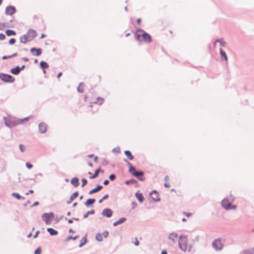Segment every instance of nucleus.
<instances>
[{
    "instance_id": "obj_1",
    "label": "nucleus",
    "mask_w": 254,
    "mask_h": 254,
    "mask_svg": "<svg viewBox=\"0 0 254 254\" xmlns=\"http://www.w3.org/2000/svg\"><path fill=\"white\" fill-rule=\"evenodd\" d=\"M135 38L139 41H144L148 43L152 41L151 36L141 30H138L136 32Z\"/></svg>"
},
{
    "instance_id": "obj_2",
    "label": "nucleus",
    "mask_w": 254,
    "mask_h": 254,
    "mask_svg": "<svg viewBox=\"0 0 254 254\" xmlns=\"http://www.w3.org/2000/svg\"><path fill=\"white\" fill-rule=\"evenodd\" d=\"M179 245L180 249L184 252L190 251L191 249V245L189 243L186 236H181L180 237Z\"/></svg>"
},
{
    "instance_id": "obj_3",
    "label": "nucleus",
    "mask_w": 254,
    "mask_h": 254,
    "mask_svg": "<svg viewBox=\"0 0 254 254\" xmlns=\"http://www.w3.org/2000/svg\"><path fill=\"white\" fill-rule=\"evenodd\" d=\"M0 79L5 82H13L15 80L11 75L4 73H0Z\"/></svg>"
},
{
    "instance_id": "obj_4",
    "label": "nucleus",
    "mask_w": 254,
    "mask_h": 254,
    "mask_svg": "<svg viewBox=\"0 0 254 254\" xmlns=\"http://www.w3.org/2000/svg\"><path fill=\"white\" fill-rule=\"evenodd\" d=\"M222 206L226 209H235L236 205H232L231 202L227 199H224L222 202Z\"/></svg>"
},
{
    "instance_id": "obj_5",
    "label": "nucleus",
    "mask_w": 254,
    "mask_h": 254,
    "mask_svg": "<svg viewBox=\"0 0 254 254\" xmlns=\"http://www.w3.org/2000/svg\"><path fill=\"white\" fill-rule=\"evenodd\" d=\"M128 164L129 166V171L133 176L137 177H142L143 176V173L142 172L136 171L135 168L131 165L130 163H128Z\"/></svg>"
},
{
    "instance_id": "obj_6",
    "label": "nucleus",
    "mask_w": 254,
    "mask_h": 254,
    "mask_svg": "<svg viewBox=\"0 0 254 254\" xmlns=\"http://www.w3.org/2000/svg\"><path fill=\"white\" fill-rule=\"evenodd\" d=\"M43 220L47 224H49L51 223L53 215L52 214L45 213L42 215Z\"/></svg>"
},
{
    "instance_id": "obj_7",
    "label": "nucleus",
    "mask_w": 254,
    "mask_h": 254,
    "mask_svg": "<svg viewBox=\"0 0 254 254\" xmlns=\"http://www.w3.org/2000/svg\"><path fill=\"white\" fill-rule=\"evenodd\" d=\"M31 38L30 37L29 35L26 33L20 37V42L21 43L26 44L27 42L31 41Z\"/></svg>"
},
{
    "instance_id": "obj_8",
    "label": "nucleus",
    "mask_w": 254,
    "mask_h": 254,
    "mask_svg": "<svg viewBox=\"0 0 254 254\" xmlns=\"http://www.w3.org/2000/svg\"><path fill=\"white\" fill-rule=\"evenodd\" d=\"M109 233L108 231H104L102 234L98 233L96 235V239L97 241L101 242L103 240V237L107 238Z\"/></svg>"
},
{
    "instance_id": "obj_9",
    "label": "nucleus",
    "mask_w": 254,
    "mask_h": 254,
    "mask_svg": "<svg viewBox=\"0 0 254 254\" xmlns=\"http://www.w3.org/2000/svg\"><path fill=\"white\" fill-rule=\"evenodd\" d=\"M212 246L216 250H220L222 248V244L220 239L215 240L212 244Z\"/></svg>"
},
{
    "instance_id": "obj_10",
    "label": "nucleus",
    "mask_w": 254,
    "mask_h": 254,
    "mask_svg": "<svg viewBox=\"0 0 254 254\" xmlns=\"http://www.w3.org/2000/svg\"><path fill=\"white\" fill-rule=\"evenodd\" d=\"M16 11V9L14 6H8L5 9V13L7 15H12Z\"/></svg>"
},
{
    "instance_id": "obj_11",
    "label": "nucleus",
    "mask_w": 254,
    "mask_h": 254,
    "mask_svg": "<svg viewBox=\"0 0 254 254\" xmlns=\"http://www.w3.org/2000/svg\"><path fill=\"white\" fill-rule=\"evenodd\" d=\"M25 67V65H23L21 66V67H19L18 66L13 68L11 69L10 71L11 72L15 75H17L19 73L20 71L22 70Z\"/></svg>"
},
{
    "instance_id": "obj_12",
    "label": "nucleus",
    "mask_w": 254,
    "mask_h": 254,
    "mask_svg": "<svg viewBox=\"0 0 254 254\" xmlns=\"http://www.w3.org/2000/svg\"><path fill=\"white\" fill-rule=\"evenodd\" d=\"M31 53L34 56H40L42 53V50L41 49H37L35 48H32L30 49Z\"/></svg>"
},
{
    "instance_id": "obj_13",
    "label": "nucleus",
    "mask_w": 254,
    "mask_h": 254,
    "mask_svg": "<svg viewBox=\"0 0 254 254\" xmlns=\"http://www.w3.org/2000/svg\"><path fill=\"white\" fill-rule=\"evenodd\" d=\"M39 131L42 133L46 132L47 129V126L43 123H41L39 125Z\"/></svg>"
},
{
    "instance_id": "obj_14",
    "label": "nucleus",
    "mask_w": 254,
    "mask_h": 254,
    "mask_svg": "<svg viewBox=\"0 0 254 254\" xmlns=\"http://www.w3.org/2000/svg\"><path fill=\"white\" fill-rule=\"evenodd\" d=\"M150 196L154 201H159L160 199L158 193L156 191H153L150 193Z\"/></svg>"
},
{
    "instance_id": "obj_15",
    "label": "nucleus",
    "mask_w": 254,
    "mask_h": 254,
    "mask_svg": "<svg viewBox=\"0 0 254 254\" xmlns=\"http://www.w3.org/2000/svg\"><path fill=\"white\" fill-rule=\"evenodd\" d=\"M102 214L107 217H110L112 215V211L110 209H105L102 212Z\"/></svg>"
},
{
    "instance_id": "obj_16",
    "label": "nucleus",
    "mask_w": 254,
    "mask_h": 254,
    "mask_svg": "<svg viewBox=\"0 0 254 254\" xmlns=\"http://www.w3.org/2000/svg\"><path fill=\"white\" fill-rule=\"evenodd\" d=\"M78 195V192L77 191L74 192L70 197L69 199L67 201V204H70L73 200L76 198Z\"/></svg>"
},
{
    "instance_id": "obj_17",
    "label": "nucleus",
    "mask_w": 254,
    "mask_h": 254,
    "mask_svg": "<svg viewBox=\"0 0 254 254\" xmlns=\"http://www.w3.org/2000/svg\"><path fill=\"white\" fill-rule=\"evenodd\" d=\"M102 189V186L100 185H98L96 188L90 190L89 193L91 194L92 193L97 192L100 190Z\"/></svg>"
},
{
    "instance_id": "obj_18",
    "label": "nucleus",
    "mask_w": 254,
    "mask_h": 254,
    "mask_svg": "<svg viewBox=\"0 0 254 254\" xmlns=\"http://www.w3.org/2000/svg\"><path fill=\"white\" fill-rule=\"evenodd\" d=\"M27 33L29 35L30 37H31V40L34 38L37 35L36 32L33 29H30Z\"/></svg>"
},
{
    "instance_id": "obj_19",
    "label": "nucleus",
    "mask_w": 254,
    "mask_h": 254,
    "mask_svg": "<svg viewBox=\"0 0 254 254\" xmlns=\"http://www.w3.org/2000/svg\"><path fill=\"white\" fill-rule=\"evenodd\" d=\"M220 52L221 59L222 60L224 59L227 63L228 58H227L226 53L222 49H220Z\"/></svg>"
},
{
    "instance_id": "obj_20",
    "label": "nucleus",
    "mask_w": 254,
    "mask_h": 254,
    "mask_svg": "<svg viewBox=\"0 0 254 254\" xmlns=\"http://www.w3.org/2000/svg\"><path fill=\"white\" fill-rule=\"evenodd\" d=\"M168 238L172 241L175 242L178 238V235L175 233H171L169 235Z\"/></svg>"
},
{
    "instance_id": "obj_21",
    "label": "nucleus",
    "mask_w": 254,
    "mask_h": 254,
    "mask_svg": "<svg viewBox=\"0 0 254 254\" xmlns=\"http://www.w3.org/2000/svg\"><path fill=\"white\" fill-rule=\"evenodd\" d=\"M71 184L75 187H78L79 185V180L77 178L74 177L71 180Z\"/></svg>"
},
{
    "instance_id": "obj_22",
    "label": "nucleus",
    "mask_w": 254,
    "mask_h": 254,
    "mask_svg": "<svg viewBox=\"0 0 254 254\" xmlns=\"http://www.w3.org/2000/svg\"><path fill=\"white\" fill-rule=\"evenodd\" d=\"M40 66L41 68H42L43 69H45L46 68H47L49 67V65L47 63L44 61H41L40 62ZM44 73H46V71L45 70H43Z\"/></svg>"
},
{
    "instance_id": "obj_23",
    "label": "nucleus",
    "mask_w": 254,
    "mask_h": 254,
    "mask_svg": "<svg viewBox=\"0 0 254 254\" xmlns=\"http://www.w3.org/2000/svg\"><path fill=\"white\" fill-rule=\"evenodd\" d=\"M135 196L137 199L139 201V202H142L144 198L141 193L137 192L136 193Z\"/></svg>"
},
{
    "instance_id": "obj_24",
    "label": "nucleus",
    "mask_w": 254,
    "mask_h": 254,
    "mask_svg": "<svg viewBox=\"0 0 254 254\" xmlns=\"http://www.w3.org/2000/svg\"><path fill=\"white\" fill-rule=\"evenodd\" d=\"M125 154L129 160H132L133 159V156L132 155L130 151L126 150L125 151Z\"/></svg>"
},
{
    "instance_id": "obj_25",
    "label": "nucleus",
    "mask_w": 254,
    "mask_h": 254,
    "mask_svg": "<svg viewBox=\"0 0 254 254\" xmlns=\"http://www.w3.org/2000/svg\"><path fill=\"white\" fill-rule=\"evenodd\" d=\"M5 33H6V35L8 36H10L11 35L14 36V35H16V32L14 30H10V29L6 30L5 31Z\"/></svg>"
},
{
    "instance_id": "obj_26",
    "label": "nucleus",
    "mask_w": 254,
    "mask_h": 254,
    "mask_svg": "<svg viewBox=\"0 0 254 254\" xmlns=\"http://www.w3.org/2000/svg\"><path fill=\"white\" fill-rule=\"evenodd\" d=\"M104 102V99L102 97H98L95 103L98 105H101Z\"/></svg>"
},
{
    "instance_id": "obj_27",
    "label": "nucleus",
    "mask_w": 254,
    "mask_h": 254,
    "mask_svg": "<svg viewBox=\"0 0 254 254\" xmlns=\"http://www.w3.org/2000/svg\"><path fill=\"white\" fill-rule=\"evenodd\" d=\"M95 202V199L94 198H90L87 200L85 202V205L86 206H89L90 204H93Z\"/></svg>"
},
{
    "instance_id": "obj_28",
    "label": "nucleus",
    "mask_w": 254,
    "mask_h": 254,
    "mask_svg": "<svg viewBox=\"0 0 254 254\" xmlns=\"http://www.w3.org/2000/svg\"><path fill=\"white\" fill-rule=\"evenodd\" d=\"M101 170L99 168L97 169L95 171L94 174L93 176H90L89 178L90 179H92L95 178L96 177H97L98 176V174H99V172H101Z\"/></svg>"
},
{
    "instance_id": "obj_29",
    "label": "nucleus",
    "mask_w": 254,
    "mask_h": 254,
    "mask_svg": "<svg viewBox=\"0 0 254 254\" xmlns=\"http://www.w3.org/2000/svg\"><path fill=\"white\" fill-rule=\"evenodd\" d=\"M165 183L164 184V186L166 188H170L171 187L170 183L169 181V177L168 176H166L165 177Z\"/></svg>"
},
{
    "instance_id": "obj_30",
    "label": "nucleus",
    "mask_w": 254,
    "mask_h": 254,
    "mask_svg": "<svg viewBox=\"0 0 254 254\" xmlns=\"http://www.w3.org/2000/svg\"><path fill=\"white\" fill-rule=\"evenodd\" d=\"M47 231L50 233V234L51 235H55L58 234V232L57 231L55 230L54 229H53V228H48Z\"/></svg>"
},
{
    "instance_id": "obj_31",
    "label": "nucleus",
    "mask_w": 254,
    "mask_h": 254,
    "mask_svg": "<svg viewBox=\"0 0 254 254\" xmlns=\"http://www.w3.org/2000/svg\"><path fill=\"white\" fill-rule=\"evenodd\" d=\"M86 236L85 235L80 241V243L79 244V247H82L84 245H85L86 243Z\"/></svg>"
},
{
    "instance_id": "obj_32",
    "label": "nucleus",
    "mask_w": 254,
    "mask_h": 254,
    "mask_svg": "<svg viewBox=\"0 0 254 254\" xmlns=\"http://www.w3.org/2000/svg\"><path fill=\"white\" fill-rule=\"evenodd\" d=\"M77 90L79 92H83L84 91V84L83 83L79 84Z\"/></svg>"
},
{
    "instance_id": "obj_33",
    "label": "nucleus",
    "mask_w": 254,
    "mask_h": 254,
    "mask_svg": "<svg viewBox=\"0 0 254 254\" xmlns=\"http://www.w3.org/2000/svg\"><path fill=\"white\" fill-rule=\"evenodd\" d=\"M12 195L16 198L17 199H24V198L23 197H21L18 193H13Z\"/></svg>"
},
{
    "instance_id": "obj_34",
    "label": "nucleus",
    "mask_w": 254,
    "mask_h": 254,
    "mask_svg": "<svg viewBox=\"0 0 254 254\" xmlns=\"http://www.w3.org/2000/svg\"><path fill=\"white\" fill-rule=\"evenodd\" d=\"M132 242L136 246H138L139 245V242L136 237L133 239Z\"/></svg>"
},
{
    "instance_id": "obj_35",
    "label": "nucleus",
    "mask_w": 254,
    "mask_h": 254,
    "mask_svg": "<svg viewBox=\"0 0 254 254\" xmlns=\"http://www.w3.org/2000/svg\"><path fill=\"white\" fill-rule=\"evenodd\" d=\"M217 42H219L220 45H221V46H222V47H224L225 46V45H226V43L225 42H224L222 40H217L215 42L214 45H215Z\"/></svg>"
},
{
    "instance_id": "obj_36",
    "label": "nucleus",
    "mask_w": 254,
    "mask_h": 254,
    "mask_svg": "<svg viewBox=\"0 0 254 254\" xmlns=\"http://www.w3.org/2000/svg\"><path fill=\"white\" fill-rule=\"evenodd\" d=\"M41 247H39L34 251V254H41Z\"/></svg>"
},
{
    "instance_id": "obj_37",
    "label": "nucleus",
    "mask_w": 254,
    "mask_h": 254,
    "mask_svg": "<svg viewBox=\"0 0 254 254\" xmlns=\"http://www.w3.org/2000/svg\"><path fill=\"white\" fill-rule=\"evenodd\" d=\"M29 120V118H25L22 119H19L18 121V124H22L25 121H27Z\"/></svg>"
},
{
    "instance_id": "obj_38",
    "label": "nucleus",
    "mask_w": 254,
    "mask_h": 254,
    "mask_svg": "<svg viewBox=\"0 0 254 254\" xmlns=\"http://www.w3.org/2000/svg\"><path fill=\"white\" fill-rule=\"evenodd\" d=\"M94 213V210H91L90 211H88L86 214L84 215V217L86 218L88 217L89 214H93Z\"/></svg>"
},
{
    "instance_id": "obj_39",
    "label": "nucleus",
    "mask_w": 254,
    "mask_h": 254,
    "mask_svg": "<svg viewBox=\"0 0 254 254\" xmlns=\"http://www.w3.org/2000/svg\"><path fill=\"white\" fill-rule=\"evenodd\" d=\"M78 238V236H75L74 237H72V236H69V237L67 238L66 240H67V241H69V240H76Z\"/></svg>"
},
{
    "instance_id": "obj_40",
    "label": "nucleus",
    "mask_w": 254,
    "mask_h": 254,
    "mask_svg": "<svg viewBox=\"0 0 254 254\" xmlns=\"http://www.w3.org/2000/svg\"><path fill=\"white\" fill-rule=\"evenodd\" d=\"M81 182H82V185H81L82 187H83L87 183V180L85 179H82L81 180Z\"/></svg>"
},
{
    "instance_id": "obj_41",
    "label": "nucleus",
    "mask_w": 254,
    "mask_h": 254,
    "mask_svg": "<svg viewBox=\"0 0 254 254\" xmlns=\"http://www.w3.org/2000/svg\"><path fill=\"white\" fill-rule=\"evenodd\" d=\"M19 149L21 152L24 151V150L25 149V147L23 145L21 144L19 145Z\"/></svg>"
},
{
    "instance_id": "obj_42",
    "label": "nucleus",
    "mask_w": 254,
    "mask_h": 254,
    "mask_svg": "<svg viewBox=\"0 0 254 254\" xmlns=\"http://www.w3.org/2000/svg\"><path fill=\"white\" fill-rule=\"evenodd\" d=\"M15 39H14V38H11L9 41V44H10V45H12L13 44H14L15 43Z\"/></svg>"
},
{
    "instance_id": "obj_43",
    "label": "nucleus",
    "mask_w": 254,
    "mask_h": 254,
    "mask_svg": "<svg viewBox=\"0 0 254 254\" xmlns=\"http://www.w3.org/2000/svg\"><path fill=\"white\" fill-rule=\"evenodd\" d=\"M26 166L29 169H30L33 167V165L29 163H26Z\"/></svg>"
},
{
    "instance_id": "obj_44",
    "label": "nucleus",
    "mask_w": 254,
    "mask_h": 254,
    "mask_svg": "<svg viewBox=\"0 0 254 254\" xmlns=\"http://www.w3.org/2000/svg\"><path fill=\"white\" fill-rule=\"evenodd\" d=\"M109 178H110V179L111 180L114 181L115 179V178H116V176L114 174H111V175H110Z\"/></svg>"
},
{
    "instance_id": "obj_45",
    "label": "nucleus",
    "mask_w": 254,
    "mask_h": 254,
    "mask_svg": "<svg viewBox=\"0 0 254 254\" xmlns=\"http://www.w3.org/2000/svg\"><path fill=\"white\" fill-rule=\"evenodd\" d=\"M5 38V35L2 33H0V40H3Z\"/></svg>"
},
{
    "instance_id": "obj_46",
    "label": "nucleus",
    "mask_w": 254,
    "mask_h": 254,
    "mask_svg": "<svg viewBox=\"0 0 254 254\" xmlns=\"http://www.w3.org/2000/svg\"><path fill=\"white\" fill-rule=\"evenodd\" d=\"M126 220V219L124 218H122L120 219H119L118 221L119 224H121L123 223Z\"/></svg>"
},
{
    "instance_id": "obj_47",
    "label": "nucleus",
    "mask_w": 254,
    "mask_h": 254,
    "mask_svg": "<svg viewBox=\"0 0 254 254\" xmlns=\"http://www.w3.org/2000/svg\"><path fill=\"white\" fill-rule=\"evenodd\" d=\"M184 214L188 217H189L192 215V213L190 212H184Z\"/></svg>"
},
{
    "instance_id": "obj_48",
    "label": "nucleus",
    "mask_w": 254,
    "mask_h": 254,
    "mask_svg": "<svg viewBox=\"0 0 254 254\" xmlns=\"http://www.w3.org/2000/svg\"><path fill=\"white\" fill-rule=\"evenodd\" d=\"M12 56H3V57H2V59L3 60H6V59H8V58H12Z\"/></svg>"
},
{
    "instance_id": "obj_49",
    "label": "nucleus",
    "mask_w": 254,
    "mask_h": 254,
    "mask_svg": "<svg viewBox=\"0 0 254 254\" xmlns=\"http://www.w3.org/2000/svg\"><path fill=\"white\" fill-rule=\"evenodd\" d=\"M109 183V181L108 180H106L104 182V185L105 186L108 185Z\"/></svg>"
},
{
    "instance_id": "obj_50",
    "label": "nucleus",
    "mask_w": 254,
    "mask_h": 254,
    "mask_svg": "<svg viewBox=\"0 0 254 254\" xmlns=\"http://www.w3.org/2000/svg\"><path fill=\"white\" fill-rule=\"evenodd\" d=\"M32 193H33V190H29L28 192L26 193V195H28L29 194Z\"/></svg>"
},
{
    "instance_id": "obj_51",
    "label": "nucleus",
    "mask_w": 254,
    "mask_h": 254,
    "mask_svg": "<svg viewBox=\"0 0 254 254\" xmlns=\"http://www.w3.org/2000/svg\"><path fill=\"white\" fill-rule=\"evenodd\" d=\"M109 197V195L108 194H106L105 195L103 198H102V199H107L108 197Z\"/></svg>"
},
{
    "instance_id": "obj_52",
    "label": "nucleus",
    "mask_w": 254,
    "mask_h": 254,
    "mask_svg": "<svg viewBox=\"0 0 254 254\" xmlns=\"http://www.w3.org/2000/svg\"><path fill=\"white\" fill-rule=\"evenodd\" d=\"M62 75V72H59L57 75L58 78H59Z\"/></svg>"
},
{
    "instance_id": "obj_53",
    "label": "nucleus",
    "mask_w": 254,
    "mask_h": 254,
    "mask_svg": "<svg viewBox=\"0 0 254 254\" xmlns=\"http://www.w3.org/2000/svg\"><path fill=\"white\" fill-rule=\"evenodd\" d=\"M118 224H120L119 223H118V221H116L114 223L113 225L114 226H116L117 225H118Z\"/></svg>"
},
{
    "instance_id": "obj_54",
    "label": "nucleus",
    "mask_w": 254,
    "mask_h": 254,
    "mask_svg": "<svg viewBox=\"0 0 254 254\" xmlns=\"http://www.w3.org/2000/svg\"><path fill=\"white\" fill-rule=\"evenodd\" d=\"M140 21H141V19H140V18H138V19H137V23H138V24H140Z\"/></svg>"
},
{
    "instance_id": "obj_55",
    "label": "nucleus",
    "mask_w": 254,
    "mask_h": 254,
    "mask_svg": "<svg viewBox=\"0 0 254 254\" xmlns=\"http://www.w3.org/2000/svg\"><path fill=\"white\" fill-rule=\"evenodd\" d=\"M161 254H167L166 251H162L161 252Z\"/></svg>"
},
{
    "instance_id": "obj_56",
    "label": "nucleus",
    "mask_w": 254,
    "mask_h": 254,
    "mask_svg": "<svg viewBox=\"0 0 254 254\" xmlns=\"http://www.w3.org/2000/svg\"><path fill=\"white\" fill-rule=\"evenodd\" d=\"M69 233H74V231L71 229H69Z\"/></svg>"
},
{
    "instance_id": "obj_57",
    "label": "nucleus",
    "mask_w": 254,
    "mask_h": 254,
    "mask_svg": "<svg viewBox=\"0 0 254 254\" xmlns=\"http://www.w3.org/2000/svg\"><path fill=\"white\" fill-rule=\"evenodd\" d=\"M72 222H73V221H72V220H71V219H68V222L69 223H72Z\"/></svg>"
},
{
    "instance_id": "obj_58",
    "label": "nucleus",
    "mask_w": 254,
    "mask_h": 254,
    "mask_svg": "<svg viewBox=\"0 0 254 254\" xmlns=\"http://www.w3.org/2000/svg\"><path fill=\"white\" fill-rule=\"evenodd\" d=\"M132 182H133L132 181H126V183L127 184H128L129 183Z\"/></svg>"
},
{
    "instance_id": "obj_59",
    "label": "nucleus",
    "mask_w": 254,
    "mask_h": 254,
    "mask_svg": "<svg viewBox=\"0 0 254 254\" xmlns=\"http://www.w3.org/2000/svg\"><path fill=\"white\" fill-rule=\"evenodd\" d=\"M104 199H101L99 200V203H101Z\"/></svg>"
},
{
    "instance_id": "obj_60",
    "label": "nucleus",
    "mask_w": 254,
    "mask_h": 254,
    "mask_svg": "<svg viewBox=\"0 0 254 254\" xmlns=\"http://www.w3.org/2000/svg\"><path fill=\"white\" fill-rule=\"evenodd\" d=\"M16 55H17V53H14V54H13L11 56H12V57H13L16 56Z\"/></svg>"
},
{
    "instance_id": "obj_61",
    "label": "nucleus",
    "mask_w": 254,
    "mask_h": 254,
    "mask_svg": "<svg viewBox=\"0 0 254 254\" xmlns=\"http://www.w3.org/2000/svg\"><path fill=\"white\" fill-rule=\"evenodd\" d=\"M38 204V202H35L34 203V205H37Z\"/></svg>"
},
{
    "instance_id": "obj_62",
    "label": "nucleus",
    "mask_w": 254,
    "mask_h": 254,
    "mask_svg": "<svg viewBox=\"0 0 254 254\" xmlns=\"http://www.w3.org/2000/svg\"><path fill=\"white\" fill-rule=\"evenodd\" d=\"M88 165L89 166H90V167H92V164L91 163H88Z\"/></svg>"
},
{
    "instance_id": "obj_63",
    "label": "nucleus",
    "mask_w": 254,
    "mask_h": 254,
    "mask_svg": "<svg viewBox=\"0 0 254 254\" xmlns=\"http://www.w3.org/2000/svg\"><path fill=\"white\" fill-rule=\"evenodd\" d=\"M76 205H77V202H75L73 204V206H76Z\"/></svg>"
},
{
    "instance_id": "obj_64",
    "label": "nucleus",
    "mask_w": 254,
    "mask_h": 254,
    "mask_svg": "<svg viewBox=\"0 0 254 254\" xmlns=\"http://www.w3.org/2000/svg\"><path fill=\"white\" fill-rule=\"evenodd\" d=\"M182 221H184V222H185V221H187V220L185 218H183L182 219Z\"/></svg>"
}]
</instances>
